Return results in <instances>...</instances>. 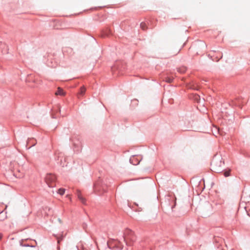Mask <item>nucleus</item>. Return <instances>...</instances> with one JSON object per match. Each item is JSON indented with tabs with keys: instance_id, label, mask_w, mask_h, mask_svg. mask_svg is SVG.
<instances>
[{
	"instance_id": "nucleus-11",
	"label": "nucleus",
	"mask_w": 250,
	"mask_h": 250,
	"mask_svg": "<svg viewBox=\"0 0 250 250\" xmlns=\"http://www.w3.org/2000/svg\"><path fill=\"white\" fill-rule=\"evenodd\" d=\"M230 175V170L226 171L224 172V175L225 177H228Z\"/></svg>"
},
{
	"instance_id": "nucleus-9",
	"label": "nucleus",
	"mask_w": 250,
	"mask_h": 250,
	"mask_svg": "<svg viewBox=\"0 0 250 250\" xmlns=\"http://www.w3.org/2000/svg\"><path fill=\"white\" fill-rule=\"evenodd\" d=\"M64 192H65V189H64V188H60L58 191V193L61 195H63L64 193Z\"/></svg>"
},
{
	"instance_id": "nucleus-7",
	"label": "nucleus",
	"mask_w": 250,
	"mask_h": 250,
	"mask_svg": "<svg viewBox=\"0 0 250 250\" xmlns=\"http://www.w3.org/2000/svg\"><path fill=\"white\" fill-rule=\"evenodd\" d=\"M55 95L64 96L65 95V92L62 88L58 87L57 91L55 93Z\"/></svg>"
},
{
	"instance_id": "nucleus-5",
	"label": "nucleus",
	"mask_w": 250,
	"mask_h": 250,
	"mask_svg": "<svg viewBox=\"0 0 250 250\" xmlns=\"http://www.w3.org/2000/svg\"><path fill=\"white\" fill-rule=\"evenodd\" d=\"M77 195L79 200L83 203H85V199L82 196L81 193L79 190H77Z\"/></svg>"
},
{
	"instance_id": "nucleus-17",
	"label": "nucleus",
	"mask_w": 250,
	"mask_h": 250,
	"mask_svg": "<svg viewBox=\"0 0 250 250\" xmlns=\"http://www.w3.org/2000/svg\"><path fill=\"white\" fill-rule=\"evenodd\" d=\"M218 132L219 133H220L219 129H218Z\"/></svg>"
},
{
	"instance_id": "nucleus-15",
	"label": "nucleus",
	"mask_w": 250,
	"mask_h": 250,
	"mask_svg": "<svg viewBox=\"0 0 250 250\" xmlns=\"http://www.w3.org/2000/svg\"><path fill=\"white\" fill-rule=\"evenodd\" d=\"M2 234L0 233V240L2 238Z\"/></svg>"
},
{
	"instance_id": "nucleus-6",
	"label": "nucleus",
	"mask_w": 250,
	"mask_h": 250,
	"mask_svg": "<svg viewBox=\"0 0 250 250\" xmlns=\"http://www.w3.org/2000/svg\"><path fill=\"white\" fill-rule=\"evenodd\" d=\"M86 91V88L84 86H82L80 92L78 94V98H80L81 96H83Z\"/></svg>"
},
{
	"instance_id": "nucleus-3",
	"label": "nucleus",
	"mask_w": 250,
	"mask_h": 250,
	"mask_svg": "<svg viewBox=\"0 0 250 250\" xmlns=\"http://www.w3.org/2000/svg\"><path fill=\"white\" fill-rule=\"evenodd\" d=\"M56 180V176L52 174H47L45 178V181L49 187L54 186V183Z\"/></svg>"
},
{
	"instance_id": "nucleus-4",
	"label": "nucleus",
	"mask_w": 250,
	"mask_h": 250,
	"mask_svg": "<svg viewBox=\"0 0 250 250\" xmlns=\"http://www.w3.org/2000/svg\"><path fill=\"white\" fill-rule=\"evenodd\" d=\"M44 211L45 212V215L47 216L52 215L53 214V210L50 207H45L44 208Z\"/></svg>"
},
{
	"instance_id": "nucleus-1",
	"label": "nucleus",
	"mask_w": 250,
	"mask_h": 250,
	"mask_svg": "<svg viewBox=\"0 0 250 250\" xmlns=\"http://www.w3.org/2000/svg\"><path fill=\"white\" fill-rule=\"evenodd\" d=\"M135 236L133 231L129 229L125 231L124 240L127 245H132L133 243L135 241Z\"/></svg>"
},
{
	"instance_id": "nucleus-10",
	"label": "nucleus",
	"mask_w": 250,
	"mask_h": 250,
	"mask_svg": "<svg viewBox=\"0 0 250 250\" xmlns=\"http://www.w3.org/2000/svg\"><path fill=\"white\" fill-rule=\"evenodd\" d=\"M173 79V78L167 77V78H166L165 81H166L168 83H171V82H172Z\"/></svg>"
},
{
	"instance_id": "nucleus-14",
	"label": "nucleus",
	"mask_w": 250,
	"mask_h": 250,
	"mask_svg": "<svg viewBox=\"0 0 250 250\" xmlns=\"http://www.w3.org/2000/svg\"><path fill=\"white\" fill-rule=\"evenodd\" d=\"M178 71H179L180 72H181V73H183V72H184L185 70V69H184V70H181V71L180 70H179Z\"/></svg>"
},
{
	"instance_id": "nucleus-13",
	"label": "nucleus",
	"mask_w": 250,
	"mask_h": 250,
	"mask_svg": "<svg viewBox=\"0 0 250 250\" xmlns=\"http://www.w3.org/2000/svg\"><path fill=\"white\" fill-rule=\"evenodd\" d=\"M57 239H58V243H60V242L62 240V236L60 238H57Z\"/></svg>"
},
{
	"instance_id": "nucleus-8",
	"label": "nucleus",
	"mask_w": 250,
	"mask_h": 250,
	"mask_svg": "<svg viewBox=\"0 0 250 250\" xmlns=\"http://www.w3.org/2000/svg\"><path fill=\"white\" fill-rule=\"evenodd\" d=\"M140 27L141 29L143 30H146L147 29V25L146 23L142 22L140 24Z\"/></svg>"
},
{
	"instance_id": "nucleus-16",
	"label": "nucleus",
	"mask_w": 250,
	"mask_h": 250,
	"mask_svg": "<svg viewBox=\"0 0 250 250\" xmlns=\"http://www.w3.org/2000/svg\"><path fill=\"white\" fill-rule=\"evenodd\" d=\"M180 49H179V50H178V52H177V53H179V51H180Z\"/></svg>"
},
{
	"instance_id": "nucleus-12",
	"label": "nucleus",
	"mask_w": 250,
	"mask_h": 250,
	"mask_svg": "<svg viewBox=\"0 0 250 250\" xmlns=\"http://www.w3.org/2000/svg\"><path fill=\"white\" fill-rule=\"evenodd\" d=\"M16 176L20 178H22L23 177V173H19L18 174H17Z\"/></svg>"
},
{
	"instance_id": "nucleus-2",
	"label": "nucleus",
	"mask_w": 250,
	"mask_h": 250,
	"mask_svg": "<svg viewBox=\"0 0 250 250\" xmlns=\"http://www.w3.org/2000/svg\"><path fill=\"white\" fill-rule=\"evenodd\" d=\"M224 163L222 161V159H215L211 163V167L213 170L216 172H220L222 170V167Z\"/></svg>"
}]
</instances>
